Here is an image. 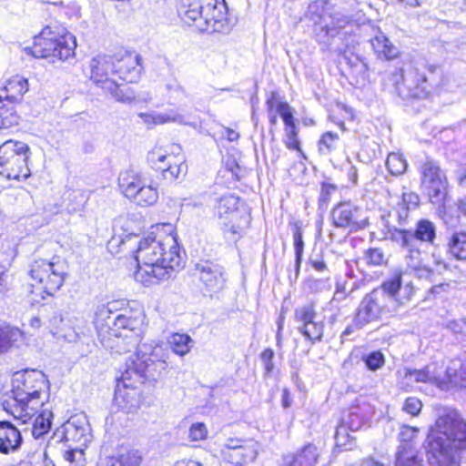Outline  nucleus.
Listing matches in <instances>:
<instances>
[{"label":"nucleus","instance_id":"34","mask_svg":"<svg viewBox=\"0 0 466 466\" xmlns=\"http://www.w3.org/2000/svg\"><path fill=\"white\" fill-rule=\"evenodd\" d=\"M395 457V466H423L422 458L411 445H400Z\"/></svg>","mask_w":466,"mask_h":466},{"label":"nucleus","instance_id":"44","mask_svg":"<svg viewBox=\"0 0 466 466\" xmlns=\"http://www.w3.org/2000/svg\"><path fill=\"white\" fill-rule=\"evenodd\" d=\"M339 137L337 133L325 132L318 142L319 153L322 156H328L338 147Z\"/></svg>","mask_w":466,"mask_h":466},{"label":"nucleus","instance_id":"41","mask_svg":"<svg viewBox=\"0 0 466 466\" xmlns=\"http://www.w3.org/2000/svg\"><path fill=\"white\" fill-rule=\"evenodd\" d=\"M172 350L180 356L187 354L194 346V341L187 334L174 333L168 339Z\"/></svg>","mask_w":466,"mask_h":466},{"label":"nucleus","instance_id":"55","mask_svg":"<svg viewBox=\"0 0 466 466\" xmlns=\"http://www.w3.org/2000/svg\"><path fill=\"white\" fill-rule=\"evenodd\" d=\"M274 351L271 349H266L260 354V360L265 368V375L268 376L274 370Z\"/></svg>","mask_w":466,"mask_h":466},{"label":"nucleus","instance_id":"42","mask_svg":"<svg viewBox=\"0 0 466 466\" xmlns=\"http://www.w3.org/2000/svg\"><path fill=\"white\" fill-rule=\"evenodd\" d=\"M158 191L156 187L145 184L135 197L131 198L135 203L142 207H149L157 203Z\"/></svg>","mask_w":466,"mask_h":466},{"label":"nucleus","instance_id":"6","mask_svg":"<svg viewBox=\"0 0 466 466\" xmlns=\"http://www.w3.org/2000/svg\"><path fill=\"white\" fill-rule=\"evenodd\" d=\"M161 353L162 349L159 346L138 345L136 354L126 363L121 383L135 386V383L158 380L165 375L167 368V362L161 359Z\"/></svg>","mask_w":466,"mask_h":466},{"label":"nucleus","instance_id":"14","mask_svg":"<svg viewBox=\"0 0 466 466\" xmlns=\"http://www.w3.org/2000/svg\"><path fill=\"white\" fill-rule=\"evenodd\" d=\"M398 310V307L374 289L360 301L354 317V323L356 328H363L385 316L393 315Z\"/></svg>","mask_w":466,"mask_h":466},{"label":"nucleus","instance_id":"32","mask_svg":"<svg viewBox=\"0 0 466 466\" xmlns=\"http://www.w3.org/2000/svg\"><path fill=\"white\" fill-rule=\"evenodd\" d=\"M330 11L331 4L328 0H316L309 5L306 15L315 24H319L321 28L327 24L322 25L327 17L332 19L338 15H331Z\"/></svg>","mask_w":466,"mask_h":466},{"label":"nucleus","instance_id":"38","mask_svg":"<svg viewBox=\"0 0 466 466\" xmlns=\"http://www.w3.org/2000/svg\"><path fill=\"white\" fill-rule=\"evenodd\" d=\"M294 240V251H295V264H294V274H289V279L290 282H296L299 279L300 272V266L303 258L304 252V241L302 238V232L299 228H297L293 233Z\"/></svg>","mask_w":466,"mask_h":466},{"label":"nucleus","instance_id":"37","mask_svg":"<svg viewBox=\"0 0 466 466\" xmlns=\"http://www.w3.org/2000/svg\"><path fill=\"white\" fill-rule=\"evenodd\" d=\"M448 251L459 260H466V231H455L448 241Z\"/></svg>","mask_w":466,"mask_h":466},{"label":"nucleus","instance_id":"7","mask_svg":"<svg viewBox=\"0 0 466 466\" xmlns=\"http://www.w3.org/2000/svg\"><path fill=\"white\" fill-rule=\"evenodd\" d=\"M185 5L183 19L196 26L200 32L223 33L230 31L226 16L225 5L218 0H187Z\"/></svg>","mask_w":466,"mask_h":466},{"label":"nucleus","instance_id":"33","mask_svg":"<svg viewBox=\"0 0 466 466\" xmlns=\"http://www.w3.org/2000/svg\"><path fill=\"white\" fill-rule=\"evenodd\" d=\"M318 457L317 447L308 444L296 455L286 458L284 466H314Z\"/></svg>","mask_w":466,"mask_h":466},{"label":"nucleus","instance_id":"29","mask_svg":"<svg viewBox=\"0 0 466 466\" xmlns=\"http://www.w3.org/2000/svg\"><path fill=\"white\" fill-rule=\"evenodd\" d=\"M370 42L374 54L379 59L392 60L400 54L399 48L380 29H377Z\"/></svg>","mask_w":466,"mask_h":466},{"label":"nucleus","instance_id":"51","mask_svg":"<svg viewBox=\"0 0 466 466\" xmlns=\"http://www.w3.org/2000/svg\"><path fill=\"white\" fill-rule=\"evenodd\" d=\"M308 263L315 271L319 273L329 275L331 272V268L328 265L323 255L310 256Z\"/></svg>","mask_w":466,"mask_h":466},{"label":"nucleus","instance_id":"64","mask_svg":"<svg viewBox=\"0 0 466 466\" xmlns=\"http://www.w3.org/2000/svg\"><path fill=\"white\" fill-rule=\"evenodd\" d=\"M449 289H450L449 283H441V284L431 287V289H430V292L433 295H438V294H441V292L448 291Z\"/></svg>","mask_w":466,"mask_h":466},{"label":"nucleus","instance_id":"18","mask_svg":"<svg viewBox=\"0 0 466 466\" xmlns=\"http://www.w3.org/2000/svg\"><path fill=\"white\" fill-rule=\"evenodd\" d=\"M147 158L151 167L160 172L163 179L168 182H173L187 172V167L182 156L167 154L161 147L153 148Z\"/></svg>","mask_w":466,"mask_h":466},{"label":"nucleus","instance_id":"25","mask_svg":"<svg viewBox=\"0 0 466 466\" xmlns=\"http://www.w3.org/2000/svg\"><path fill=\"white\" fill-rule=\"evenodd\" d=\"M90 78L96 84L106 86L107 81H112L109 74H115V59L109 56L98 55L93 57L89 64Z\"/></svg>","mask_w":466,"mask_h":466},{"label":"nucleus","instance_id":"36","mask_svg":"<svg viewBox=\"0 0 466 466\" xmlns=\"http://www.w3.org/2000/svg\"><path fill=\"white\" fill-rule=\"evenodd\" d=\"M53 413L48 409H43L35 419L31 433L34 439L37 440L49 432L52 426Z\"/></svg>","mask_w":466,"mask_h":466},{"label":"nucleus","instance_id":"39","mask_svg":"<svg viewBox=\"0 0 466 466\" xmlns=\"http://www.w3.org/2000/svg\"><path fill=\"white\" fill-rule=\"evenodd\" d=\"M368 415L362 412L360 407H352L348 414L343 417L341 423L355 432L360 430L367 422Z\"/></svg>","mask_w":466,"mask_h":466},{"label":"nucleus","instance_id":"40","mask_svg":"<svg viewBox=\"0 0 466 466\" xmlns=\"http://www.w3.org/2000/svg\"><path fill=\"white\" fill-rule=\"evenodd\" d=\"M23 338V333L18 328H0V352H5L15 346Z\"/></svg>","mask_w":466,"mask_h":466},{"label":"nucleus","instance_id":"50","mask_svg":"<svg viewBox=\"0 0 466 466\" xmlns=\"http://www.w3.org/2000/svg\"><path fill=\"white\" fill-rule=\"evenodd\" d=\"M277 113L279 114L280 116L282 117L283 122L286 125V128L296 127L291 107L289 106L288 103L278 102Z\"/></svg>","mask_w":466,"mask_h":466},{"label":"nucleus","instance_id":"4","mask_svg":"<svg viewBox=\"0 0 466 466\" xmlns=\"http://www.w3.org/2000/svg\"><path fill=\"white\" fill-rule=\"evenodd\" d=\"M47 388L45 374L37 370L15 373L12 398L5 403V410L25 423L44 406Z\"/></svg>","mask_w":466,"mask_h":466},{"label":"nucleus","instance_id":"17","mask_svg":"<svg viewBox=\"0 0 466 466\" xmlns=\"http://www.w3.org/2000/svg\"><path fill=\"white\" fill-rule=\"evenodd\" d=\"M258 453V444L256 441L229 439L220 446L218 456L232 466H251Z\"/></svg>","mask_w":466,"mask_h":466},{"label":"nucleus","instance_id":"60","mask_svg":"<svg viewBox=\"0 0 466 466\" xmlns=\"http://www.w3.org/2000/svg\"><path fill=\"white\" fill-rule=\"evenodd\" d=\"M431 258H432V260H433V264L437 267V268L439 270H447L449 269V265L446 263V261L444 260V258L436 252V250L434 249L431 253Z\"/></svg>","mask_w":466,"mask_h":466},{"label":"nucleus","instance_id":"52","mask_svg":"<svg viewBox=\"0 0 466 466\" xmlns=\"http://www.w3.org/2000/svg\"><path fill=\"white\" fill-rule=\"evenodd\" d=\"M286 138L284 140L285 146L290 150H297L301 152L300 142L298 138V129L297 127H291L289 128H286Z\"/></svg>","mask_w":466,"mask_h":466},{"label":"nucleus","instance_id":"54","mask_svg":"<svg viewBox=\"0 0 466 466\" xmlns=\"http://www.w3.org/2000/svg\"><path fill=\"white\" fill-rule=\"evenodd\" d=\"M365 259L368 264L380 266L385 262L384 253L380 248H374L367 250Z\"/></svg>","mask_w":466,"mask_h":466},{"label":"nucleus","instance_id":"28","mask_svg":"<svg viewBox=\"0 0 466 466\" xmlns=\"http://www.w3.org/2000/svg\"><path fill=\"white\" fill-rule=\"evenodd\" d=\"M402 275L403 271L401 269H396L379 288L375 289L399 309L403 305V301L399 299V293L402 285Z\"/></svg>","mask_w":466,"mask_h":466},{"label":"nucleus","instance_id":"43","mask_svg":"<svg viewBox=\"0 0 466 466\" xmlns=\"http://www.w3.org/2000/svg\"><path fill=\"white\" fill-rule=\"evenodd\" d=\"M102 88L109 92L118 102L130 104L136 100V96L130 88L124 89L115 81H107L106 86H102Z\"/></svg>","mask_w":466,"mask_h":466},{"label":"nucleus","instance_id":"35","mask_svg":"<svg viewBox=\"0 0 466 466\" xmlns=\"http://www.w3.org/2000/svg\"><path fill=\"white\" fill-rule=\"evenodd\" d=\"M446 373L451 383L466 389V352L462 359L451 361V365L447 368Z\"/></svg>","mask_w":466,"mask_h":466},{"label":"nucleus","instance_id":"9","mask_svg":"<svg viewBox=\"0 0 466 466\" xmlns=\"http://www.w3.org/2000/svg\"><path fill=\"white\" fill-rule=\"evenodd\" d=\"M114 302L97 307L95 313L94 324L99 337L103 339L106 335L116 338L127 337V332H134L139 329L142 324L143 316H127V314H118L111 320Z\"/></svg>","mask_w":466,"mask_h":466},{"label":"nucleus","instance_id":"20","mask_svg":"<svg viewBox=\"0 0 466 466\" xmlns=\"http://www.w3.org/2000/svg\"><path fill=\"white\" fill-rule=\"evenodd\" d=\"M57 433L62 435V439L65 441L76 444L80 448H86L93 437L88 419L84 413L71 416L57 430Z\"/></svg>","mask_w":466,"mask_h":466},{"label":"nucleus","instance_id":"59","mask_svg":"<svg viewBox=\"0 0 466 466\" xmlns=\"http://www.w3.org/2000/svg\"><path fill=\"white\" fill-rule=\"evenodd\" d=\"M402 205L405 207L411 206L413 208L417 207L420 202V198L417 194L410 192V193H403L402 195Z\"/></svg>","mask_w":466,"mask_h":466},{"label":"nucleus","instance_id":"61","mask_svg":"<svg viewBox=\"0 0 466 466\" xmlns=\"http://www.w3.org/2000/svg\"><path fill=\"white\" fill-rule=\"evenodd\" d=\"M9 289L8 275L5 269L0 268V294H5Z\"/></svg>","mask_w":466,"mask_h":466},{"label":"nucleus","instance_id":"27","mask_svg":"<svg viewBox=\"0 0 466 466\" xmlns=\"http://www.w3.org/2000/svg\"><path fill=\"white\" fill-rule=\"evenodd\" d=\"M29 85L26 78L15 76L9 79L0 89V98L9 103H18L28 91Z\"/></svg>","mask_w":466,"mask_h":466},{"label":"nucleus","instance_id":"1","mask_svg":"<svg viewBox=\"0 0 466 466\" xmlns=\"http://www.w3.org/2000/svg\"><path fill=\"white\" fill-rule=\"evenodd\" d=\"M151 229L138 241L134 256L138 267L135 278L144 284L168 279L171 272L183 264L175 226L160 223Z\"/></svg>","mask_w":466,"mask_h":466},{"label":"nucleus","instance_id":"45","mask_svg":"<svg viewBox=\"0 0 466 466\" xmlns=\"http://www.w3.org/2000/svg\"><path fill=\"white\" fill-rule=\"evenodd\" d=\"M4 101L0 98V129L9 128L19 122L18 115L12 107H8Z\"/></svg>","mask_w":466,"mask_h":466},{"label":"nucleus","instance_id":"5","mask_svg":"<svg viewBox=\"0 0 466 466\" xmlns=\"http://www.w3.org/2000/svg\"><path fill=\"white\" fill-rule=\"evenodd\" d=\"M360 26L355 20L344 15H337L329 24L321 27L329 46L341 54L353 74L365 77L368 66L358 56L353 54L359 45ZM326 42L325 39H323Z\"/></svg>","mask_w":466,"mask_h":466},{"label":"nucleus","instance_id":"22","mask_svg":"<svg viewBox=\"0 0 466 466\" xmlns=\"http://www.w3.org/2000/svg\"><path fill=\"white\" fill-rule=\"evenodd\" d=\"M400 383L407 387H412L415 383L437 384L440 375L435 364H429L421 369L403 368L398 370Z\"/></svg>","mask_w":466,"mask_h":466},{"label":"nucleus","instance_id":"23","mask_svg":"<svg viewBox=\"0 0 466 466\" xmlns=\"http://www.w3.org/2000/svg\"><path fill=\"white\" fill-rule=\"evenodd\" d=\"M141 57L137 54L126 52L115 60V74L128 83H137L142 73Z\"/></svg>","mask_w":466,"mask_h":466},{"label":"nucleus","instance_id":"62","mask_svg":"<svg viewBox=\"0 0 466 466\" xmlns=\"http://www.w3.org/2000/svg\"><path fill=\"white\" fill-rule=\"evenodd\" d=\"M72 195L74 196L75 199L78 200L77 206L72 208V210L76 211L80 206H83L86 202L87 198L81 190H75L73 191Z\"/></svg>","mask_w":466,"mask_h":466},{"label":"nucleus","instance_id":"8","mask_svg":"<svg viewBox=\"0 0 466 466\" xmlns=\"http://www.w3.org/2000/svg\"><path fill=\"white\" fill-rule=\"evenodd\" d=\"M76 46V37L72 34L46 26L35 36L30 52L35 57L49 59L55 63L74 56Z\"/></svg>","mask_w":466,"mask_h":466},{"label":"nucleus","instance_id":"48","mask_svg":"<svg viewBox=\"0 0 466 466\" xmlns=\"http://www.w3.org/2000/svg\"><path fill=\"white\" fill-rule=\"evenodd\" d=\"M368 370L375 371L380 369L385 363L384 355L380 350L370 352L362 357Z\"/></svg>","mask_w":466,"mask_h":466},{"label":"nucleus","instance_id":"11","mask_svg":"<svg viewBox=\"0 0 466 466\" xmlns=\"http://www.w3.org/2000/svg\"><path fill=\"white\" fill-rule=\"evenodd\" d=\"M29 147L20 141L8 140L0 146V175L20 180L30 176L27 167Z\"/></svg>","mask_w":466,"mask_h":466},{"label":"nucleus","instance_id":"57","mask_svg":"<svg viewBox=\"0 0 466 466\" xmlns=\"http://www.w3.org/2000/svg\"><path fill=\"white\" fill-rule=\"evenodd\" d=\"M422 404L420 400L415 397L407 398L404 405L403 410L410 415H418L421 410Z\"/></svg>","mask_w":466,"mask_h":466},{"label":"nucleus","instance_id":"12","mask_svg":"<svg viewBox=\"0 0 466 466\" xmlns=\"http://www.w3.org/2000/svg\"><path fill=\"white\" fill-rule=\"evenodd\" d=\"M31 278L42 285L44 292L53 296L64 285L67 276V267L64 259L54 257L50 260L35 259L30 268Z\"/></svg>","mask_w":466,"mask_h":466},{"label":"nucleus","instance_id":"10","mask_svg":"<svg viewBox=\"0 0 466 466\" xmlns=\"http://www.w3.org/2000/svg\"><path fill=\"white\" fill-rule=\"evenodd\" d=\"M401 98H424L429 95L428 77L424 69L409 66L406 69H394L387 78Z\"/></svg>","mask_w":466,"mask_h":466},{"label":"nucleus","instance_id":"53","mask_svg":"<svg viewBox=\"0 0 466 466\" xmlns=\"http://www.w3.org/2000/svg\"><path fill=\"white\" fill-rule=\"evenodd\" d=\"M208 436V429L205 423L196 422L193 423L188 431V439L192 441H198L205 440Z\"/></svg>","mask_w":466,"mask_h":466},{"label":"nucleus","instance_id":"30","mask_svg":"<svg viewBox=\"0 0 466 466\" xmlns=\"http://www.w3.org/2000/svg\"><path fill=\"white\" fill-rule=\"evenodd\" d=\"M146 184L140 172L128 169L121 172L118 177V186L122 193L131 199L139 189Z\"/></svg>","mask_w":466,"mask_h":466},{"label":"nucleus","instance_id":"63","mask_svg":"<svg viewBox=\"0 0 466 466\" xmlns=\"http://www.w3.org/2000/svg\"><path fill=\"white\" fill-rule=\"evenodd\" d=\"M168 121H177V118L170 117L169 116H167L166 114H154V118H153L154 125L164 124Z\"/></svg>","mask_w":466,"mask_h":466},{"label":"nucleus","instance_id":"21","mask_svg":"<svg viewBox=\"0 0 466 466\" xmlns=\"http://www.w3.org/2000/svg\"><path fill=\"white\" fill-rule=\"evenodd\" d=\"M360 208L350 202H341L333 208L331 217L336 228L350 231L364 228L368 225L365 218H360Z\"/></svg>","mask_w":466,"mask_h":466},{"label":"nucleus","instance_id":"13","mask_svg":"<svg viewBox=\"0 0 466 466\" xmlns=\"http://www.w3.org/2000/svg\"><path fill=\"white\" fill-rule=\"evenodd\" d=\"M239 202L238 197L229 194L221 197L217 206L218 215L223 220L222 230L233 241L241 237L244 228L249 223V217L240 214L238 210Z\"/></svg>","mask_w":466,"mask_h":466},{"label":"nucleus","instance_id":"49","mask_svg":"<svg viewBox=\"0 0 466 466\" xmlns=\"http://www.w3.org/2000/svg\"><path fill=\"white\" fill-rule=\"evenodd\" d=\"M349 427H346L343 423H340L335 432L336 445L339 447H344L345 449L351 448V441L353 438L349 433Z\"/></svg>","mask_w":466,"mask_h":466},{"label":"nucleus","instance_id":"46","mask_svg":"<svg viewBox=\"0 0 466 466\" xmlns=\"http://www.w3.org/2000/svg\"><path fill=\"white\" fill-rule=\"evenodd\" d=\"M389 172L393 176H400L407 169V162L404 157L397 153H390L386 160Z\"/></svg>","mask_w":466,"mask_h":466},{"label":"nucleus","instance_id":"16","mask_svg":"<svg viewBox=\"0 0 466 466\" xmlns=\"http://www.w3.org/2000/svg\"><path fill=\"white\" fill-rule=\"evenodd\" d=\"M421 187L434 205H441L447 196L448 181L445 173L433 159H426L420 167Z\"/></svg>","mask_w":466,"mask_h":466},{"label":"nucleus","instance_id":"24","mask_svg":"<svg viewBox=\"0 0 466 466\" xmlns=\"http://www.w3.org/2000/svg\"><path fill=\"white\" fill-rule=\"evenodd\" d=\"M23 443L20 431L6 420L0 421V453L11 454L16 452Z\"/></svg>","mask_w":466,"mask_h":466},{"label":"nucleus","instance_id":"47","mask_svg":"<svg viewBox=\"0 0 466 466\" xmlns=\"http://www.w3.org/2000/svg\"><path fill=\"white\" fill-rule=\"evenodd\" d=\"M84 449L76 446L75 449L66 451L64 453V462L67 464L66 466H84Z\"/></svg>","mask_w":466,"mask_h":466},{"label":"nucleus","instance_id":"58","mask_svg":"<svg viewBox=\"0 0 466 466\" xmlns=\"http://www.w3.org/2000/svg\"><path fill=\"white\" fill-rule=\"evenodd\" d=\"M337 189V187L332 184L323 183L321 185L320 190V201L327 202L329 199V197L332 193H334Z\"/></svg>","mask_w":466,"mask_h":466},{"label":"nucleus","instance_id":"15","mask_svg":"<svg viewBox=\"0 0 466 466\" xmlns=\"http://www.w3.org/2000/svg\"><path fill=\"white\" fill-rule=\"evenodd\" d=\"M193 277L198 280L202 292L209 296L222 290L227 281L224 266L211 259L197 262L194 265Z\"/></svg>","mask_w":466,"mask_h":466},{"label":"nucleus","instance_id":"56","mask_svg":"<svg viewBox=\"0 0 466 466\" xmlns=\"http://www.w3.org/2000/svg\"><path fill=\"white\" fill-rule=\"evenodd\" d=\"M417 432H418V429H416L414 427L408 426V425H403L399 433V439L401 442L400 445H404V444L411 445L410 441L416 436Z\"/></svg>","mask_w":466,"mask_h":466},{"label":"nucleus","instance_id":"2","mask_svg":"<svg viewBox=\"0 0 466 466\" xmlns=\"http://www.w3.org/2000/svg\"><path fill=\"white\" fill-rule=\"evenodd\" d=\"M424 448L439 466H460L466 457V421L457 410L447 409L439 416Z\"/></svg>","mask_w":466,"mask_h":466},{"label":"nucleus","instance_id":"3","mask_svg":"<svg viewBox=\"0 0 466 466\" xmlns=\"http://www.w3.org/2000/svg\"><path fill=\"white\" fill-rule=\"evenodd\" d=\"M436 225L429 219H420L414 228L390 229V238L400 248L406 266L420 279H431L433 269L426 264L428 253L425 248L435 247Z\"/></svg>","mask_w":466,"mask_h":466},{"label":"nucleus","instance_id":"31","mask_svg":"<svg viewBox=\"0 0 466 466\" xmlns=\"http://www.w3.org/2000/svg\"><path fill=\"white\" fill-rule=\"evenodd\" d=\"M142 456L137 450L122 449L116 456L105 459L104 466H139Z\"/></svg>","mask_w":466,"mask_h":466},{"label":"nucleus","instance_id":"19","mask_svg":"<svg viewBox=\"0 0 466 466\" xmlns=\"http://www.w3.org/2000/svg\"><path fill=\"white\" fill-rule=\"evenodd\" d=\"M298 330L312 344L322 340L324 321L318 316L312 304L297 308L294 312Z\"/></svg>","mask_w":466,"mask_h":466},{"label":"nucleus","instance_id":"26","mask_svg":"<svg viewBox=\"0 0 466 466\" xmlns=\"http://www.w3.org/2000/svg\"><path fill=\"white\" fill-rule=\"evenodd\" d=\"M121 382L122 375L116 380L115 400L125 412H134L138 408L139 393L137 391L138 383H135V386H129Z\"/></svg>","mask_w":466,"mask_h":466}]
</instances>
